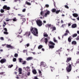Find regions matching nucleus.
I'll return each mask as SVG.
<instances>
[{
    "instance_id": "f257e3e1",
    "label": "nucleus",
    "mask_w": 79,
    "mask_h": 79,
    "mask_svg": "<svg viewBox=\"0 0 79 79\" xmlns=\"http://www.w3.org/2000/svg\"><path fill=\"white\" fill-rule=\"evenodd\" d=\"M30 31L35 36H38V29L37 28L31 27L30 28Z\"/></svg>"
},
{
    "instance_id": "f03ea898",
    "label": "nucleus",
    "mask_w": 79,
    "mask_h": 79,
    "mask_svg": "<svg viewBox=\"0 0 79 79\" xmlns=\"http://www.w3.org/2000/svg\"><path fill=\"white\" fill-rule=\"evenodd\" d=\"M79 63H77V60L76 61V63H75L73 65V62H71V64H70V63H68L69 65L68 67H66V69L67 71L69 72L71 71V69H72V66H73L74 67H75V66H76V65L77 64H78Z\"/></svg>"
},
{
    "instance_id": "7ed1b4c3",
    "label": "nucleus",
    "mask_w": 79,
    "mask_h": 79,
    "mask_svg": "<svg viewBox=\"0 0 79 79\" xmlns=\"http://www.w3.org/2000/svg\"><path fill=\"white\" fill-rule=\"evenodd\" d=\"M49 44L51 45L49 46V47L50 48H53L54 46V45H55V44L52 41H50L49 42Z\"/></svg>"
},
{
    "instance_id": "20e7f679",
    "label": "nucleus",
    "mask_w": 79,
    "mask_h": 79,
    "mask_svg": "<svg viewBox=\"0 0 79 79\" xmlns=\"http://www.w3.org/2000/svg\"><path fill=\"white\" fill-rule=\"evenodd\" d=\"M36 22L37 25L39 26H41L42 25V22L40 20H37Z\"/></svg>"
},
{
    "instance_id": "39448f33",
    "label": "nucleus",
    "mask_w": 79,
    "mask_h": 79,
    "mask_svg": "<svg viewBox=\"0 0 79 79\" xmlns=\"http://www.w3.org/2000/svg\"><path fill=\"white\" fill-rule=\"evenodd\" d=\"M46 64L45 62H41L40 63V67L42 68V67H45L46 66Z\"/></svg>"
},
{
    "instance_id": "423d86ee",
    "label": "nucleus",
    "mask_w": 79,
    "mask_h": 79,
    "mask_svg": "<svg viewBox=\"0 0 79 79\" xmlns=\"http://www.w3.org/2000/svg\"><path fill=\"white\" fill-rule=\"evenodd\" d=\"M66 33H65L64 35H63V36L64 37V36H67L68 35V34H70L69 31L68 30H67L65 31Z\"/></svg>"
},
{
    "instance_id": "0eeeda50",
    "label": "nucleus",
    "mask_w": 79,
    "mask_h": 79,
    "mask_svg": "<svg viewBox=\"0 0 79 79\" xmlns=\"http://www.w3.org/2000/svg\"><path fill=\"white\" fill-rule=\"evenodd\" d=\"M6 61V60L5 59H1L0 61V63H1V64H3L4 63H5Z\"/></svg>"
},
{
    "instance_id": "6e6552de",
    "label": "nucleus",
    "mask_w": 79,
    "mask_h": 79,
    "mask_svg": "<svg viewBox=\"0 0 79 79\" xmlns=\"http://www.w3.org/2000/svg\"><path fill=\"white\" fill-rule=\"evenodd\" d=\"M31 34V32L30 31L26 32L24 35H26V37H27H27H29V36Z\"/></svg>"
},
{
    "instance_id": "1a4fd4ad",
    "label": "nucleus",
    "mask_w": 79,
    "mask_h": 79,
    "mask_svg": "<svg viewBox=\"0 0 79 79\" xmlns=\"http://www.w3.org/2000/svg\"><path fill=\"white\" fill-rule=\"evenodd\" d=\"M66 61V62L67 63H69V61H71V60H72V58L71 57H67Z\"/></svg>"
},
{
    "instance_id": "9d476101",
    "label": "nucleus",
    "mask_w": 79,
    "mask_h": 79,
    "mask_svg": "<svg viewBox=\"0 0 79 79\" xmlns=\"http://www.w3.org/2000/svg\"><path fill=\"white\" fill-rule=\"evenodd\" d=\"M50 12L49 11V10H48L46 13L44 15L45 17H47V15H50Z\"/></svg>"
},
{
    "instance_id": "9b49d317",
    "label": "nucleus",
    "mask_w": 79,
    "mask_h": 79,
    "mask_svg": "<svg viewBox=\"0 0 79 79\" xmlns=\"http://www.w3.org/2000/svg\"><path fill=\"white\" fill-rule=\"evenodd\" d=\"M33 59V58L32 57H29L27 58V61H29L30 60H32Z\"/></svg>"
},
{
    "instance_id": "f8f14e48",
    "label": "nucleus",
    "mask_w": 79,
    "mask_h": 79,
    "mask_svg": "<svg viewBox=\"0 0 79 79\" xmlns=\"http://www.w3.org/2000/svg\"><path fill=\"white\" fill-rule=\"evenodd\" d=\"M76 27H77V24L76 23H74L72 25V28H76Z\"/></svg>"
},
{
    "instance_id": "ddd939ff",
    "label": "nucleus",
    "mask_w": 79,
    "mask_h": 79,
    "mask_svg": "<svg viewBox=\"0 0 79 79\" xmlns=\"http://www.w3.org/2000/svg\"><path fill=\"white\" fill-rule=\"evenodd\" d=\"M72 38H71V36H70L68 38V41L69 42H71V40H72Z\"/></svg>"
},
{
    "instance_id": "4468645a",
    "label": "nucleus",
    "mask_w": 79,
    "mask_h": 79,
    "mask_svg": "<svg viewBox=\"0 0 79 79\" xmlns=\"http://www.w3.org/2000/svg\"><path fill=\"white\" fill-rule=\"evenodd\" d=\"M19 74H22V69L20 68L19 69Z\"/></svg>"
},
{
    "instance_id": "2eb2a0df",
    "label": "nucleus",
    "mask_w": 79,
    "mask_h": 79,
    "mask_svg": "<svg viewBox=\"0 0 79 79\" xmlns=\"http://www.w3.org/2000/svg\"><path fill=\"white\" fill-rule=\"evenodd\" d=\"M72 45H76L77 44V42L76 41H73L72 42Z\"/></svg>"
},
{
    "instance_id": "dca6fc26",
    "label": "nucleus",
    "mask_w": 79,
    "mask_h": 79,
    "mask_svg": "<svg viewBox=\"0 0 79 79\" xmlns=\"http://www.w3.org/2000/svg\"><path fill=\"white\" fill-rule=\"evenodd\" d=\"M32 72L34 74H37V71H36V70L35 69L32 70Z\"/></svg>"
},
{
    "instance_id": "f3484780",
    "label": "nucleus",
    "mask_w": 79,
    "mask_h": 79,
    "mask_svg": "<svg viewBox=\"0 0 79 79\" xmlns=\"http://www.w3.org/2000/svg\"><path fill=\"white\" fill-rule=\"evenodd\" d=\"M26 69L27 71V72H29V71H30V67L29 66H27L26 68Z\"/></svg>"
},
{
    "instance_id": "a211bd4d",
    "label": "nucleus",
    "mask_w": 79,
    "mask_h": 79,
    "mask_svg": "<svg viewBox=\"0 0 79 79\" xmlns=\"http://www.w3.org/2000/svg\"><path fill=\"white\" fill-rule=\"evenodd\" d=\"M73 15L74 17H75V18H77L78 16V14L77 13H74L73 14Z\"/></svg>"
},
{
    "instance_id": "6ab92c4d",
    "label": "nucleus",
    "mask_w": 79,
    "mask_h": 79,
    "mask_svg": "<svg viewBox=\"0 0 79 79\" xmlns=\"http://www.w3.org/2000/svg\"><path fill=\"white\" fill-rule=\"evenodd\" d=\"M44 42H45V44H47V43H48V39H47V38H45Z\"/></svg>"
},
{
    "instance_id": "aec40b11",
    "label": "nucleus",
    "mask_w": 79,
    "mask_h": 79,
    "mask_svg": "<svg viewBox=\"0 0 79 79\" xmlns=\"http://www.w3.org/2000/svg\"><path fill=\"white\" fill-rule=\"evenodd\" d=\"M56 11V9L55 8L52 9L51 10V11H52V13H55Z\"/></svg>"
},
{
    "instance_id": "412c9836",
    "label": "nucleus",
    "mask_w": 79,
    "mask_h": 79,
    "mask_svg": "<svg viewBox=\"0 0 79 79\" xmlns=\"http://www.w3.org/2000/svg\"><path fill=\"white\" fill-rule=\"evenodd\" d=\"M43 35H44V37H47L48 36V35H47V33H44L43 34Z\"/></svg>"
},
{
    "instance_id": "4be33fe9",
    "label": "nucleus",
    "mask_w": 79,
    "mask_h": 79,
    "mask_svg": "<svg viewBox=\"0 0 79 79\" xmlns=\"http://www.w3.org/2000/svg\"><path fill=\"white\" fill-rule=\"evenodd\" d=\"M26 4H27V5H31V3L30 2H29L27 1H26L25 2Z\"/></svg>"
},
{
    "instance_id": "5701e85b",
    "label": "nucleus",
    "mask_w": 79,
    "mask_h": 79,
    "mask_svg": "<svg viewBox=\"0 0 79 79\" xmlns=\"http://www.w3.org/2000/svg\"><path fill=\"white\" fill-rule=\"evenodd\" d=\"M51 24H47L46 25V27H48V28H50V27H51Z\"/></svg>"
},
{
    "instance_id": "b1692460",
    "label": "nucleus",
    "mask_w": 79,
    "mask_h": 79,
    "mask_svg": "<svg viewBox=\"0 0 79 79\" xmlns=\"http://www.w3.org/2000/svg\"><path fill=\"white\" fill-rule=\"evenodd\" d=\"M42 47H43V46L42 45H40L38 46V48L39 49H41Z\"/></svg>"
},
{
    "instance_id": "393cba45",
    "label": "nucleus",
    "mask_w": 79,
    "mask_h": 79,
    "mask_svg": "<svg viewBox=\"0 0 79 79\" xmlns=\"http://www.w3.org/2000/svg\"><path fill=\"white\" fill-rule=\"evenodd\" d=\"M51 71L52 72H53V71L55 69V68L53 67H52V66H50Z\"/></svg>"
},
{
    "instance_id": "a878e982",
    "label": "nucleus",
    "mask_w": 79,
    "mask_h": 79,
    "mask_svg": "<svg viewBox=\"0 0 79 79\" xmlns=\"http://www.w3.org/2000/svg\"><path fill=\"white\" fill-rule=\"evenodd\" d=\"M52 31H55L56 30V27H52Z\"/></svg>"
},
{
    "instance_id": "bb28decb",
    "label": "nucleus",
    "mask_w": 79,
    "mask_h": 79,
    "mask_svg": "<svg viewBox=\"0 0 79 79\" xmlns=\"http://www.w3.org/2000/svg\"><path fill=\"white\" fill-rule=\"evenodd\" d=\"M22 64H26V61H22Z\"/></svg>"
},
{
    "instance_id": "cd10ccee",
    "label": "nucleus",
    "mask_w": 79,
    "mask_h": 79,
    "mask_svg": "<svg viewBox=\"0 0 79 79\" xmlns=\"http://www.w3.org/2000/svg\"><path fill=\"white\" fill-rule=\"evenodd\" d=\"M60 11H61V10H58L57 11H56V14H58V13H60Z\"/></svg>"
},
{
    "instance_id": "c85d7f7f",
    "label": "nucleus",
    "mask_w": 79,
    "mask_h": 79,
    "mask_svg": "<svg viewBox=\"0 0 79 79\" xmlns=\"http://www.w3.org/2000/svg\"><path fill=\"white\" fill-rule=\"evenodd\" d=\"M44 11H41L40 12V15L41 16H44Z\"/></svg>"
},
{
    "instance_id": "c756f323",
    "label": "nucleus",
    "mask_w": 79,
    "mask_h": 79,
    "mask_svg": "<svg viewBox=\"0 0 79 79\" xmlns=\"http://www.w3.org/2000/svg\"><path fill=\"white\" fill-rule=\"evenodd\" d=\"M19 31H20L18 33L19 34H21V33L23 32V30L21 29H20Z\"/></svg>"
},
{
    "instance_id": "7c9ffc66",
    "label": "nucleus",
    "mask_w": 79,
    "mask_h": 79,
    "mask_svg": "<svg viewBox=\"0 0 79 79\" xmlns=\"http://www.w3.org/2000/svg\"><path fill=\"white\" fill-rule=\"evenodd\" d=\"M77 34L76 33H75V34H74L73 35V37L74 38L76 37L77 36Z\"/></svg>"
},
{
    "instance_id": "2f4dec72",
    "label": "nucleus",
    "mask_w": 79,
    "mask_h": 79,
    "mask_svg": "<svg viewBox=\"0 0 79 79\" xmlns=\"http://www.w3.org/2000/svg\"><path fill=\"white\" fill-rule=\"evenodd\" d=\"M7 7V6L4 5L3 7V10H5L6 9V7Z\"/></svg>"
},
{
    "instance_id": "473e14b6",
    "label": "nucleus",
    "mask_w": 79,
    "mask_h": 79,
    "mask_svg": "<svg viewBox=\"0 0 79 79\" xmlns=\"http://www.w3.org/2000/svg\"><path fill=\"white\" fill-rule=\"evenodd\" d=\"M53 41L54 42H56V43H58V41L56 40L55 39V38H53Z\"/></svg>"
},
{
    "instance_id": "72a5a7b5",
    "label": "nucleus",
    "mask_w": 79,
    "mask_h": 79,
    "mask_svg": "<svg viewBox=\"0 0 79 79\" xmlns=\"http://www.w3.org/2000/svg\"><path fill=\"white\" fill-rule=\"evenodd\" d=\"M19 60L20 63H22V61H23V59L21 58H19Z\"/></svg>"
},
{
    "instance_id": "f704fd0d",
    "label": "nucleus",
    "mask_w": 79,
    "mask_h": 79,
    "mask_svg": "<svg viewBox=\"0 0 79 79\" xmlns=\"http://www.w3.org/2000/svg\"><path fill=\"white\" fill-rule=\"evenodd\" d=\"M4 34H6V35H8V32L7 31H4Z\"/></svg>"
},
{
    "instance_id": "c9c22d12",
    "label": "nucleus",
    "mask_w": 79,
    "mask_h": 79,
    "mask_svg": "<svg viewBox=\"0 0 79 79\" xmlns=\"http://www.w3.org/2000/svg\"><path fill=\"white\" fill-rule=\"evenodd\" d=\"M13 66V65L11 64V65H9V66H8V68H12Z\"/></svg>"
},
{
    "instance_id": "e433bc0d",
    "label": "nucleus",
    "mask_w": 79,
    "mask_h": 79,
    "mask_svg": "<svg viewBox=\"0 0 79 79\" xmlns=\"http://www.w3.org/2000/svg\"><path fill=\"white\" fill-rule=\"evenodd\" d=\"M12 20L13 21H17L16 18H15L14 19H13Z\"/></svg>"
},
{
    "instance_id": "4c0bfd02",
    "label": "nucleus",
    "mask_w": 79,
    "mask_h": 79,
    "mask_svg": "<svg viewBox=\"0 0 79 79\" xmlns=\"http://www.w3.org/2000/svg\"><path fill=\"white\" fill-rule=\"evenodd\" d=\"M6 10H10V7H6Z\"/></svg>"
},
{
    "instance_id": "58836bf2",
    "label": "nucleus",
    "mask_w": 79,
    "mask_h": 79,
    "mask_svg": "<svg viewBox=\"0 0 79 79\" xmlns=\"http://www.w3.org/2000/svg\"><path fill=\"white\" fill-rule=\"evenodd\" d=\"M18 16H19L21 17V18H22V17H23V15L21 14H18Z\"/></svg>"
},
{
    "instance_id": "ea45409f",
    "label": "nucleus",
    "mask_w": 79,
    "mask_h": 79,
    "mask_svg": "<svg viewBox=\"0 0 79 79\" xmlns=\"http://www.w3.org/2000/svg\"><path fill=\"white\" fill-rule=\"evenodd\" d=\"M60 52V50H59L57 51H56V53H58L59 55H60V53H59V52Z\"/></svg>"
},
{
    "instance_id": "a19ab883",
    "label": "nucleus",
    "mask_w": 79,
    "mask_h": 79,
    "mask_svg": "<svg viewBox=\"0 0 79 79\" xmlns=\"http://www.w3.org/2000/svg\"><path fill=\"white\" fill-rule=\"evenodd\" d=\"M20 19H22V20L23 22L26 21V19L25 18H21Z\"/></svg>"
},
{
    "instance_id": "79ce46f5",
    "label": "nucleus",
    "mask_w": 79,
    "mask_h": 79,
    "mask_svg": "<svg viewBox=\"0 0 79 79\" xmlns=\"http://www.w3.org/2000/svg\"><path fill=\"white\" fill-rule=\"evenodd\" d=\"M16 61V58H14L13 59V61L14 62H15Z\"/></svg>"
},
{
    "instance_id": "37998d69",
    "label": "nucleus",
    "mask_w": 79,
    "mask_h": 79,
    "mask_svg": "<svg viewBox=\"0 0 79 79\" xmlns=\"http://www.w3.org/2000/svg\"><path fill=\"white\" fill-rule=\"evenodd\" d=\"M64 6L66 8H67V9H69V7L67 5H65Z\"/></svg>"
},
{
    "instance_id": "c03bdc74",
    "label": "nucleus",
    "mask_w": 79,
    "mask_h": 79,
    "mask_svg": "<svg viewBox=\"0 0 79 79\" xmlns=\"http://www.w3.org/2000/svg\"><path fill=\"white\" fill-rule=\"evenodd\" d=\"M18 56V54L17 53H15L14 55L15 57H17Z\"/></svg>"
},
{
    "instance_id": "a18cd8bd",
    "label": "nucleus",
    "mask_w": 79,
    "mask_h": 79,
    "mask_svg": "<svg viewBox=\"0 0 79 79\" xmlns=\"http://www.w3.org/2000/svg\"><path fill=\"white\" fill-rule=\"evenodd\" d=\"M0 11L1 12V13H4V10L2 9H1L0 10Z\"/></svg>"
},
{
    "instance_id": "49530a36",
    "label": "nucleus",
    "mask_w": 79,
    "mask_h": 79,
    "mask_svg": "<svg viewBox=\"0 0 79 79\" xmlns=\"http://www.w3.org/2000/svg\"><path fill=\"white\" fill-rule=\"evenodd\" d=\"M17 37H19V38H22V36H21L19 35H18L17 36Z\"/></svg>"
},
{
    "instance_id": "de8ad7c7",
    "label": "nucleus",
    "mask_w": 79,
    "mask_h": 79,
    "mask_svg": "<svg viewBox=\"0 0 79 79\" xmlns=\"http://www.w3.org/2000/svg\"><path fill=\"white\" fill-rule=\"evenodd\" d=\"M7 48H10L11 47V45H8L6 46Z\"/></svg>"
},
{
    "instance_id": "09e8293b",
    "label": "nucleus",
    "mask_w": 79,
    "mask_h": 79,
    "mask_svg": "<svg viewBox=\"0 0 79 79\" xmlns=\"http://www.w3.org/2000/svg\"><path fill=\"white\" fill-rule=\"evenodd\" d=\"M64 26H66V24H62L60 27H61L64 28Z\"/></svg>"
},
{
    "instance_id": "8fccbe9b",
    "label": "nucleus",
    "mask_w": 79,
    "mask_h": 79,
    "mask_svg": "<svg viewBox=\"0 0 79 79\" xmlns=\"http://www.w3.org/2000/svg\"><path fill=\"white\" fill-rule=\"evenodd\" d=\"M3 28L4 29V31H6V32H7V29H6V28H5V27H3Z\"/></svg>"
},
{
    "instance_id": "3c124183",
    "label": "nucleus",
    "mask_w": 79,
    "mask_h": 79,
    "mask_svg": "<svg viewBox=\"0 0 79 79\" xmlns=\"http://www.w3.org/2000/svg\"><path fill=\"white\" fill-rule=\"evenodd\" d=\"M11 49H13L14 48H15V47L13 46H10V48Z\"/></svg>"
},
{
    "instance_id": "603ef678",
    "label": "nucleus",
    "mask_w": 79,
    "mask_h": 79,
    "mask_svg": "<svg viewBox=\"0 0 79 79\" xmlns=\"http://www.w3.org/2000/svg\"><path fill=\"white\" fill-rule=\"evenodd\" d=\"M45 6L46 8H48V7H49V5H48V4H46L45 5Z\"/></svg>"
},
{
    "instance_id": "864d4df0",
    "label": "nucleus",
    "mask_w": 79,
    "mask_h": 79,
    "mask_svg": "<svg viewBox=\"0 0 79 79\" xmlns=\"http://www.w3.org/2000/svg\"><path fill=\"white\" fill-rule=\"evenodd\" d=\"M10 21H11V20H12V19H7L6 20V21L7 22H8V21H10Z\"/></svg>"
},
{
    "instance_id": "5fc2aeb1",
    "label": "nucleus",
    "mask_w": 79,
    "mask_h": 79,
    "mask_svg": "<svg viewBox=\"0 0 79 79\" xmlns=\"http://www.w3.org/2000/svg\"><path fill=\"white\" fill-rule=\"evenodd\" d=\"M0 39L2 40H4V39L3 38V37H0Z\"/></svg>"
},
{
    "instance_id": "6e6d98bb",
    "label": "nucleus",
    "mask_w": 79,
    "mask_h": 79,
    "mask_svg": "<svg viewBox=\"0 0 79 79\" xmlns=\"http://www.w3.org/2000/svg\"><path fill=\"white\" fill-rule=\"evenodd\" d=\"M60 24V22H58L56 23V24L57 26H59V24Z\"/></svg>"
},
{
    "instance_id": "4d7b16f0",
    "label": "nucleus",
    "mask_w": 79,
    "mask_h": 79,
    "mask_svg": "<svg viewBox=\"0 0 79 79\" xmlns=\"http://www.w3.org/2000/svg\"><path fill=\"white\" fill-rule=\"evenodd\" d=\"M26 8L23 9V10H22L23 12H25V11H26Z\"/></svg>"
},
{
    "instance_id": "13d9d810",
    "label": "nucleus",
    "mask_w": 79,
    "mask_h": 79,
    "mask_svg": "<svg viewBox=\"0 0 79 79\" xmlns=\"http://www.w3.org/2000/svg\"><path fill=\"white\" fill-rule=\"evenodd\" d=\"M76 40H79V36H77L76 38Z\"/></svg>"
},
{
    "instance_id": "bf43d9fd",
    "label": "nucleus",
    "mask_w": 79,
    "mask_h": 79,
    "mask_svg": "<svg viewBox=\"0 0 79 79\" xmlns=\"http://www.w3.org/2000/svg\"><path fill=\"white\" fill-rule=\"evenodd\" d=\"M28 72L27 73V75L28 76H29V75H30V72Z\"/></svg>"
},
{
    "instance_id": "052dcab7",
    "label": "nucleus",
    "mask_w": 79,
    "mask_h": 79,
    "mask_svg": "<svg viewBox=\"0 0 79 79\" xmlns=\"http://www.w3.org/2000/svg\"><path fill=\"white\" fill-rule=\"evenodd\" d=\"M0 74H1V75H2V74H4V73L3 72L0 73Z\"/></svg>"
},
{
    "instance_id": "680f3d73",
    "label": "nucleus",
    "mask_w": 79,
    "mask_h": 79,
    "mask_svg": "<svg viewBox=\"0 0 79 79\" xmlns=\"http://www.w3.org/2000/svg\"><path fill=\"white\" fill-rule=\"evenodd\" d=\"M30 45L29 44H27V47H28Z\"/></svg>"
},
{
    "instance_id": "e2e57ef3",
    "label": "nucleus",
    "mask_w": 79,
    "mask_h": 79,
    "mask_svg": "<svg viewBox=\"0 0 79 79\" xmlns=\"http://www.w3.org/2000/svg\"><path fill=\"white\" fill-rule=\"evenodd\" d=\"M39 73L40 74H41V73H42V72H41V71L39 70Z\"/></svg>"
},
{
    "instance_id": "0e129e2a",
    "label": "nucleus",
    "mask_w": 79,
    "mask_h": 79,
    "mask_svg": "<svg viewBox=\"0 0 79 79\" xmlns=\"http://www.w3.org/2000/svg\"><path fill=\"white\" fill-rule=\"evenodd\" d=\"M3 16V14H0V16Z\"/></svg>"
},
{
    "instance_id": "69168bd1",
    "label": "nucleus",
    "mask_w": 79,
    "mask_h": 79,
    "mask_svg": "<svg viewBox=\"0 0 79 79\" xmlns=\"http://www.w3.org/2000/svg\"><path fill=\"white\" fill-rule=\"evenodd\" d=\"M31 2H34V0H30Z\"/></svg>"
},
{
    "instance_id": "338daca9",
    "label": "nucleus",
    "mask_w": 79,
    "mask_h": 79,
    "mask_svg": "<svg viewBox=\"0 0 79 79\" xmlns=\"http://www.w3.org/2000/svg\"><path fill=\"white\" fill-rule=\"evenodd\" d=\"M77 63H79V59L77 60Z\"/></svg>"
},
{
    "instance_id": "774afa93",
    "label": "nucleus",
    "mask_w": 79,
    "mask_h": 79,
    "mask_svg": "<svg viewBox=\"0 0 79 79\" xmlns=\"http://www.w3.org/2000/svg\"><path fill=\"white\" fill-rule=\"evenodd\" d=\"M79 51H77V55H79Z\"/></svg>"
}]
</instances>
